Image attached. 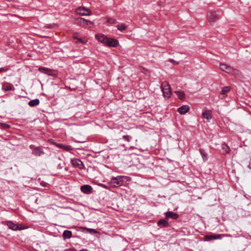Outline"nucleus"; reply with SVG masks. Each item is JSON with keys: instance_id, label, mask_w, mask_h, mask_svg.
I'll return each instance as SVG.
<instances>
[{"instance_id": "1", "label": "nucleus", "mask_w": 251, "mask_h": 251, "mask_svg": "<svg viewBox=\"0 0 251 251\" xmlns=\"http://www.w3.org/2000/svg\"><path fill=\"white\" fill-rule=\"evenodd\" d=\"M124 177L122 176H118L117 177H113L111 179L110 183L113 187H118L121 186L124 183Z\"/></svg>"}, {"instance_id": "2", "label": "nucleus", "mask_w": 251, "mask_h": 251, "mask_svg": "<svg viewBox=\"0 0 251 251\" xmlns=\"http://www.w3.org/2000/svg\"><path fill=\"white\" fill-rule=\"evenodd\" d=\"M220 15L219 12L216 11L209 12L207 14V19L210 23H214L218 21L220 18Z\"/></svg>"}, {"instance_id": "3", "label": "nucleus", "mask_w": 251, "mask_h": 251, "mask_svg": "<svg viewBox=\"0 0 251 251\" xmlns=\"http://www.w3.org/2000/svg\"><path fill=\"white\" fill-rule=\"evenodd\" d=\"M38 70L41 73L47 74L50 76H56L57 75V72L56 71L44 67H39Z\"/></svg>"}, {"instance_id": "4", "label": "nucleus", "mask_w": 251, "mask_h": 251, "mask_svg": "<svg viewBox=\"0 0 251 251\" xmlns=\"http://www.w3.org/2000/svg\"><path fill=\"white\" fill-rule=\"evenodd\" d=\"M29 148L32 150V154L35 156H40L44 154L43 149L40 147H35L34 145H31Z\"/></svg>"}, {"instance_id": "5", "label": "nucleus", "mask_w": 251, "mask_h": 251, "mask_svg": "<svg viewBox=\"0 0 251 251\" xmlns=\"http://www.w3.org/2000/svg\"><path fill=\"white\" fill-rule=\"evenodd\" d=\"M78 14L82 16L90 15L91 13V10L85 7L80 6L76 9Z\"/></svg>"}, {"instance_id": "6", "label": "nucleus", "mask_w": 251, "mask_h": 251, "mask_svg": "<svg viewBox=\"0 0 251 251\" xmlns=\"http://www.w3.org/2000/svg\"><path fill=\"white\" fill-rule=\"evenodd\" d=\"M118 41L111 38L108 37L107 41H106L105 46L110 47H116L118 45Z\"/></svg>"}, {"instance_id": "7", "label": "nucleus", "mask_w": 251, "mask_h": 251, "mask_svg": "<svg viewBox=\"0 0 251 251\" xmlns=\"http://www.w3.org/2000/svg\"><path fill=\"white\" fill-rule=\"evenodd\" d=\"M52 144H54L55 146L57 147L58 148L61 149L65 151H70L72 150H73L72 147L69 145H65L62 144L57 143L55 142H53L52 143Z\"/></svg>"}, {"instance_id": "8", "label": "nucleus", "mask_w": 251, "mask_h": 251, "mask_svg": "<svg viewBox=\"0 0 251 251\" xmlns=\"http://www.w3.org/2000/svg\"><path fill=\"white\" fill-rule=\"evenodd\" d=\"M95 37L100 42L103 44L104 45L108 39V37L102 34H96Z\"/></svg>"}, {"instance_id": "9", "label": "nucleus", "mask_w": 251, "mask_h": 251, "mask_svg": "<svg viewBox=\"0 0 251 251\" xmlns=\"http://www.w3.org/2000/svg\"><path fill=\"white\" fill-rule=\"evenodd\" d=\"M71 162L72 165L75 167H78L79 169H81L82 168L83 163L80 160L78 159H72L71 160Z\"/></svg>"}, {"instance_id": "10", "label": "nucleus", "mask_w": 251, "mask_h": 251, "mask_svg": "<svg viewBox=\"0 0 251 251\" xmlns=\"http://www.w3.org/2000/svg\"><path fill=\"white\" fill-rule=\"evenodd\" d=\"M165 216L166 219H167L168 220L169 218L176 220L178 218L179 215L176 213H174L172 211H168L166 213H165Z\"/></svg>"}, {"instance_id": "11", "label": "nucleus", "mask_w": 251, "mask_h": 251, "mask_svg": "<svg viewBox=\"0 0 251 251\" xmlns=\"http://www.w3.org/2000/svg\"><path fill=\"white\" fill-rule=\"evenodd\" d=\"M73 38L75 39L76 40V41H75V43H76V44L81 43V44H85L87 42V40H86L85 39L82 38H80V37L79 38L78 37V35H77V32H75L73 34Z\"/></svg>"}, {"instance_id": "12", "label": "nucleus", "mask_w": 251, "mask_h": 251, "mask_svg": "<svg viewBox=\"0 0 251 251\" xmlns=\"http://www.w3.org/2000/svg\"><path fill=\"white\" fill-rule=\"evenodd\" d=\"M220 68L222 71L227 73H231L233 70V69L230 66L223 63L220 64Z\"/></svg>"}, {"instance_id": "13", "label": "nucleus", "mask_w": 251, "mask_h": 251, "mask_svg": "<svg viewBox=\"0 0 251 251\" xmlns=\"http://www.w3.org/2000/svg\"><path fill=\"white\" fill-rule=\"evenodd\" d=\"M81 191L85 194H90L92 191V187L89 185H84L80 187Z\"/></svg>"}, {"instance_id": "14", "label": "nucleus", "mask_w": 251, "mask_h": 251, "mask_svg": "<svg viewBox=\"0 0 251 251\" xmlns=\"http://www.w3.org/2000/svg\"><path fill=\"white\" fill-rule=\"evenodd\" d=\"M168 220L165 217V219L159 220L157 222V225L161 227H168L169 226Z\"/></svg>"}, {"instance_id": "15", "label": "nucleus", "mask_w": 251, "mask_h": 251, "mask_svg": "<svg viewBox=\"0 0 251 251\" xmlns=\"http://www.w3.org/2000/svg\"><path fill=\"white\" fill-rule=\"evenodd\" d=\"M190 109V107L187 105H184L178 108V112L180 114L186 113Z\"/></svg>"}, {"instance_id": "16", "label": "nucleus", "mask_w": 251, "mask_h": 251, "mask_svg": "<svg viewBox=\"0 0 251 251\" xmlns=\"http://www.w3.org/2000/svg\"><path fill=\"white\" fill-rule=\"evenodd\" d=\"M2 89L4 91H9L11 90H14L15 88L12 84L6 83L2 85Z\"/></svg>"}, {"instance_id": "17", "label": "nucleus", "mask_w": 251, "mask_h": 251, "mask_svg": "<svg viewBox=\"0 0 251 251\" xmlns=\"http://www.w3.org/2000/svg\"><path fill=\"white\" fill-rule=\"evenodd\" d=\"M202 116L204 118L207 119V120L212 119V111L208 110L203 112Z\"/></svg>"}, {"instance_id": "18", "label": "nucleus", "mask_w": 251, "mask_h": 251, "mask_svg": "<svg viewBox=\"0 0 251 251\" xmlns=\"http://www.w3.org/2000/svg\"><path fill=\"white\" fill-rule=\"evenodd\" d=\"M205 237L207 240L210 241L211 240L220 239L222 238V235L221 234L209 235H207Z\"/></svg>"}, {"instance_id": "19", "label": "nucleus", "mask_w": 251, "mask_h": 251, "mask_svg": "<svg viewBox=\"0 0 251 251\" xmlns=\"http://www.w3.org/2000/svg\"><path fill=\"white\" fill-rule=\"evenodd\" d=\"M199 151L201 155L203 161L205 162L207 161L208 158V154L204 151L203 149H200Z\"/></svg>"}, {"instance_id": "20", "label": "nucleus", "mask_w": 251, "mask_h": 251, "mask_svg": "<svg viewBox=\"0 0 251 251\" xmlns=\"http://www.w3.org/2000/svg\"><path fill=\"white\" fill-rule=\"evenodd\" d=\"M163 92V95L164 97L167 98H169L171 97L172 92L171 90V88L167 89L165 88L164 90H162Z\"/></svg>"}, {"instance_id": "21", "label": "nucleus", "mask_w": 251, "mask_h": 251, "mask_svg": "<svg viewBox=\"0 0 251 251\" xmlns=\"http://www.w3.org/2000/svg\"><path fill=\"white\" fill-rule=\"evenodd\" d=\"M62 236L64 239H69L72 236V232L70 230H66L63 232Z\"/></svg>"}, {"instance_id": "22", "label": "nucleus", "mask_w": 251, "mask_h": 251, "mask_svg": "<svg viewBox=\"0 0 251 251\" xmlns=\"http://www.w3.org/2000/svg\"><path fill=\"white\" fill-rule=\"evenodd\" d=\"M175 93L180 100H183L185 98V94L183 91H176Z\"/></svg>"}, {"instance_id": "23", "label": "nucleus", "mask_w": 251, "mask_h": 251, "mask_svg": "<svg viewBox=\"0 0 251 251\" xmlns=\"http://www.w3.org/2000/svg\"><path fill=\"white\" fill-rule=\"evenodd\" d=\"M7 226L10 229L13 230H17L19 229L18 226L17 225L14 224L12 222H8L7 223Z\"/></svg>"}, {"instance_id": "24", "label": "nucleus", "mask_w": 251, "mask_h": 251, "mask_svg": "<svg viewBox=\"0 0 251 251\" xmlns=\"http://www.w3.org/2000/svg\"><path fill=\"white\" fill-rule=\"evenodd\" d=\"M40 103V100L39 99H36L33 100H31L29 101L28 104L31 107H33L35 106L38 105Z\"/></svg>"}, {"instance_id": "25", "label": "nucleus", "mask_w": 251, "mask_h": 251, "mask_svg": "<svg viewBox=\"0 0 251 251\" xmlns=\"http://www.w3.org/2000/svg\"><path fill=\"white\" fill-rule=\"evenodd\" d=\"M222 150L224 151H225L226 153H229L230 149L229 147L226 143L222 144Z\"/></svg>"}, {"instance_id": "26", "label": "nucleus", "mask_w": 251, "mask_h": 251, "mask_svg": "<svg viewBox=\"0 0 251 251\" xmlns=\"http://www.w3.org/2000/svg\"><path fill=\"white\" fill-rule=\"evenodd\" d=\"M162 90H164L165 88L169 89L171 88L170 85L167 81H164L162 82L161 86Z\"/></svg>"}, {"instance_id": "27", "label": "nucleus", "mask_w": 251, "mask_h": 251, "mask_svg": "<svg viewBox=\"0 0 251 251\" xmlns=\"http://www.w3.org/2000/svg\"><path fill=\"white\" fill-rule=\"evenodd\" d=\"M117 29L121 31H123V30H125L126 29V25H125L124 24H121L118 25H117Z\"/></svg>"}, {"instance_id": "28", "label": "nucleus", "mask_w": 251, "mask_h": 251, "mask_svg": "<svg viewBox=\"0 0 251 251\" xmlns=\"http://www.w3.org/2000/svg\"><path fill=\"white\" fill-rule=\"evenodd\" d=\"M230 90V88L229 86L224 87L221 92V94L222 95H226L227 93H228Z\"/></svg>"}, {"instance_id": "29", "label": "nucleus", "mask_w": 251, "mask_h": 251, "mask_svg": "<svg viewBox=\"0 0 251 251\" xmlns=\"http://www.w3.org/2000/svg\"><path fill=\"white\" fill-rule=\"evenodd\" d=\"M41 34H37L36 35L38 36L41 37H44V38H49L50 37L49 35L46 32H40Z\"/></svg>"}, {"instance_id": "30", "label": "nucleus", "mask_w": 251, "mask_h": 251, "mask_svg": "<svg viewBox=\"0 0 251 251\" xmlns=\"http://www.w3.org/2000/svg\"><path fill=\"white\" fill-rule=\"evenodd\" d=\"M123 138L127 142H130L132 138L129 135H124Z\"/></svg>"}, {"instance_id": "31", "label": "nucleus", "mask_w": 251, "mask_h": 251, "mask_svg": "<svg viewBox=\"0 0 251 251\" xmlns=\"http://www.w3.org/2000/svg\"><path fill=\"white\" fill-rule=\"evenodd\" d=\"M87 230L90 233H98V231L95 229L93 228H87Z\"/></svg>"}, {"instance_id": "32", "label": "nucleus", "mask_w": 251, "mask_h": 251, "mask_svg": "<svg viewBox=\"0 0 251 251\" xmlns=\"http://www.w3.org/2000/svg\"><path fill=\"white\" fill-rule=\"evenodd\" d=\"M107 22L110 24H114L115 23V20L113 18H109L107 19Z\"/></svg>"}, {"instance_id": "33", "label": "nucleus", "mask_w": 251, "mask_h": 251, "mask_svg": "<svg viewBox=\"0 0 251 251\" xmlns=\"http://www.w3.org/2000/svg\"><path fill=\"white\" fill-rule=\"evenodd\" d=\"M169 61L170 62H172L173 63H174V64H176V65H177L179 64V62H177V61H176L175 60L172 59H170L169 60Z\"/></svg>"}, {"instance_id": "34", "label": "nucleus", "mask_w": 251, "mask_h": 251, "mask_svg": "<svg viewBox=\"0 0 251 251\" xmlns=\"http://www.w3.org/2000/svg\"><path fill=\"white\" fill-rule=\"evenodd\" d=\"M40 184L42 186H44V187H47L48 185H49V184L47 183V182H44V181H42L40 182Z\"/></svg>"}, {"instance_id": "35", "label": "nucleus", "mask_w": 251, "mask_h": 251, "mask_svg": "<svg viewBox=\"0 0 251 251\" xmlns=\"http://www.w3.org/2000/svg\"><path fill=\"white\" fill-rule=\"evenodd\" d=\"M8 70V68H0V73L2 72H6Z\"/></svg>"}, {"instance_id": "36", "label": "nucleus", "mask_w": 251, "mask_h": 251, "mask_svg": "<svg viewBox=\"0 0 251 251\" xmlns=\"http://www.w3.org/2000/svg\"><path fill=\"white\" fill-rule=\"evenodd\" d=\"M3 127L4 128H8L10 127V125H9L4 124H3Z\"/></svg>"}, {"instance_id": "37", "label": "nucleus", "mask_w": 251, "mask_h": 251, "mask_svg": "<svg viewBox=\"0 0 251 251\" xmlns=\"http://www.w3.org/2000/svg\"><path fill=\"white\" fill-rule=\"evenodd\" d=\"M65 251H71L69 249H66L65 250Z\"/></svg>"}, {"instance_id": "38", "label": "nucleus", "mask_w": 251, "mask_h": 251, "mask_svg": "<svg viewBox=\"0 0 251 251\" xmlns=\"http://www.w3.org/2000/svg\"><path fill=\"white\" fill-rule=\"evenodd\" d=\"M85 21H86V22H89V21H86V20H85ZM89 23H90V24H92V23L91 22H89Z\"/></svg>"}, {"instance_id": "39", "label": "nucleus", "mask_w": 251, "mask_h": 251, "mask_svg": "<svg viewBox=\"0 0 251 251\" xmlns=\"http://www.w3.org/2000/svg\"><path fill=\"white\" fill-rule=\"evenodd\" d=\"M104 187L105 188H107V187H106L105 185H104Z\"/></svg>"}]
</instances>
